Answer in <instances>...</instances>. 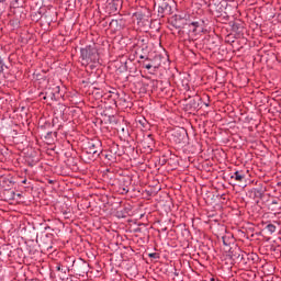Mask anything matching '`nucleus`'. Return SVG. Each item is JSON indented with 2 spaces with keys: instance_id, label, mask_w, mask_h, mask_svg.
Instances as JSON below:
<instances>
[{
  "instance_id": "nucleus-1",
  "label": "nucleus",
  "mask_w": 281,
  "mask_h": 281,
  "mask_svg": "<svg viewBox=\"0 0 281 281\" xmlns=\"http://www.w3.org/2000/svg\"><path fill=\"white\" fill-rule=\"evenodd\" d=\"M80 60L81 65L85 67L91 65V63H98V60H100V54L98 53L95 45H88L80 48Z\"/></svg>"
},
{
  "instance_id": "nucleus-22",
  "label": "nucleus",
  "mask_w": 281,
  "mask_h": 281,
  "mask_svg": "<svg viewBox=\"0 0 281 281\" xmlns=\"http://www.w3.org/2000/svg\"><path fill=\"white\" fill-rule=\"evenodd\" d=\"M123 133H124V127H122V130H121Z\"/></svg>"
},
{
  "instance_id": "nucleus-2",
  "label": "nucleus",
  "mask_w": 281,
  "mask_h": 281,
  "mask_svg": "<svg viewBox=\"0 0 281 281\" xmlns=\"http://www.w3.org/2000/svg\"><path fill=\"white\" fill-rule=\"evenodd\" d=\"M172 0H155L158 5V16H166V14H171L172 7H170Z\"/></svg>"
},
{
  "instance_id": "nucleus-23",
  "label": "nucleus",
  "mask_w": 281,
  "mask_h": 281,
  "mask_svg": "<svg viewBox=\"0 0 281 281\" xmlns=\"http://www.w3.org/2000/svg\"><path fill=\"white\" fill-rule=\"evenodd\" d=\"M145 42V40H142V43H144Z\"/></svg>"
},
{
  "instance_id": "nucleus-19",
  "label": "nucleus",
  "mask_w": 281,
  "mask_h": 281,
  "mask_svg": "<svg viewBox=\"0 0 281 281\" xmlns=\"http://www.w3.org/2000/svg\"><path fill=\"white\" fill-rule=\"evenodd\" d=\"M22 183H27V180H26V179H24V180L22 181Z\"/></svg>"
},
{
  "instance_id": "nucleus-12",
  "label": "nucleus",
  "mask_w": 281,
  "mask_h": 281,
  "mask_svg": "<svg viewBox=\"0 0 281 281\" xmlns=\"http://www.w3.org/2000/svg\"><path fill=\"white\" fill-rule=\"evenodd\" d=\"M266 229L269 232V234H276V225L273 224H268Z\"/></svg>"
},
{
  "instance_id": "nucleus-14",
  "label": "nucleus",
  "mask_w": 281,
  "mask_h": 281,
  "mask_svg": "<svg viewBox=\"0 0 281 281\" xmlns=\"http://www.w3.org/2000/svg\"><path fill=\"white\" fill-rule=\"evenodd\" d=\"M3 67H5V63H3V58L0 56V71H3Z\"/></svg>"
},
{
  "instance_id": "nucleus-24",
  "label": "nucleus",
  "mask_w": 281,
  "mask_h": 281,
  "mask_svg": "<svg viewBox=\"0 0 281 281\" xmlns=\"http://www.w3.org/2000/svg\"><path fill=\"white\" fill-rule=\"evenodd\" d=\"M272 203H274V204H276V203H278V202L273 201Z\"/></svg>"
},
{
  "instance_id": "nucleus-3",
  "label": "nucleus",
  "mask_w": 281,
  "mask_h": 281,
  "mask_svg": "<svg viewBox=\"0 0 281 281\" xmlns=\"http://www.w3.org/2000/svg\"><path fill=\"white\" fill-rule=\"evenodd\" d=\"M86 153L88 155H97V157H100V155L102 154V143H100L99 140L90 142L88 144Z\"/></svg>"
},
{
  "instance_id": "nucleus-4",
  "label": "nucleus",
  "mask_w": 281,
  "mask_h": 281,
  "mask_svg": "<svg viewBox=\"0 0 281 281\" xmlns=\"http://www.w3.org/2000/svg\"><path fill=\"white\" fill-rule=\"evenodd\" d=\"M258 258V255L251 252V254H247V252H241L238 254L237 256V260L239 262H243L244 265H247L248 262H256V259Z\"/></svg>"
},
{
  "instance_id": "nucleus-7",
  "label": "nucleus",
  "mask_w": 281,
  "mask_h": 281,
  "mask_svg": "<svg viewBox=\"0 0 281 281\" xmlns=\"http://www.w3.org/2000/svg\"><path fill=\"white\" fill-rule=\"evenodd\" d=\"M111 12H117L122 8V1L116 0L109 3Z\"/></svg>"
},
{
  "instance_id": "nucleus-15",
  "label": "nucleus",
  "mask_w": 281,
  "mask_h": 281,
  "mask_svg": "<svg viewBox=\"0 0 281 281\" xmlns=\"http://www.w3.org/2000/svg\"><path fill=\"white\" fill-rule=\"evenodd\" d=\"M149 258H155V259H157V258H159V254H157V252H151V254H149Z\"/></svg>"
},
{
  "instance_id": "nucleus-11",
  "label": "nucleus",
  "mask_w": 281,
  "mask_h": 281,
  "mask_svg": "<svg viewBox=\"0 0 281 281\" xmlns=\"http://www.w3.org/2000/svg\"><path fill=\"white\" fill-rule=\"evenodd\" d=\"M56 93H60V86H56L55 88H53V92H50V95H48L52 100H54V98H56Z\"/></svg>"
},
{
  "instance_id": "nucleus-13",
  "label": "nucleus",
  "mask_w": 281,
  "mask_h": 281,
  "mask_svg": "<svg viewBox=\"0 0 281 281\" xmlns=\"http://www.w3.org/2000/svg\"><path fill=\"white\" fill-rule=\"evenodd\" d=\"M238 254H245V251H243V250H240V248H236L235 249V254L233 255V258L235 259V260H238Z\"/></svg>"
},
{
  "instance_id": "nucleus-9",
  "label": "nucleus",
  "mask_w": 281,
  "mask_h": 281,
  "mask_svg": "<svg viewBox=\"0 0 281 281\" xmlns=\"http://www.w3.org/2000/svg\"><path fill=\"white\" fill-rule=\"evenodd\" d=\"M231 179H234L235 181H243L245 179V172L243 171H235L233 176H231Z\"/></svg>"
},
{
  "instance_id": "nucleus-25",
  "label": "nucleus",
  "mask_w": 281,
  "mask_h": 281,
  "mask_svg": "<svg viewBox=\"0 0 281 281\" xmlns=\"http://www.w3.org/2000/svg\"><path fill=\"white\" fill-rule=\"evenodd\" d=\"M176 276H179V273L176 272Z\"/></svg>"
},
{
  "instance_id": "nucleus-10",
  "label": "nucleus",
  "mask_w": 281,
  "mask_h": 281,
  "mask_svg": "<svg viewBox=\"0 0 281 281\" xmlns=\"http://www.w3.org/2000/svg\"><path fill=\"white\" fill-rule=\"evenodd\" d=\"M223 240V245H225V247H229V245H232V243H234V236L232 235H224L222 237Z\"/></svg>"
},
{
  "instance_id": "nucleus-6",
  "label": "nucleus",
  "mask_w": 281,
  "mask_h": 281,
  "mask_svg": "<svg viewBox=\"0 0 281 281\" xmlns=\"http://www.w3.org/2000/svg\"><path fill=\"white\" fill-rule=\"evenodd\" d=\"M110 27H114V30H122V27H124V20H111Z\"/></svg>"
},
{
  "instance_id": "nucleus-17",
  "label": "nucleus",
  "mask_w": 281,
  "mask_h": 281,
  "mask_svg": "<svg viewBox=\"0 0 281 281\" xmlns=\"http://www.w3.org/2000/svg\"><path fill=\"white\" fill-rule=\"evenodd\" d=\"M144 58H146V56L139 55V59H140V60H144Z\"/></svg>"
},
{
  "instance_id": "nucleus-16",
  "label": "nucleus",
  "mask_w": 281,
  "mask_h": 281,
  "mask_svg": "<svg viewBox=\"0 0 281 281\" xmlns=\"http://www.w3.org/2000/svg\"><path fill=\"white\" fill-rule=\"evenodd\" d=\"M145 69H153V65L150 64L145 65Z\"/></svg>"
},
{
  "instance_id": "nucleus-20",
  "label": "nucleus",
  "mask_w": 281,
  "mask_h": 281,
  "mask_svg": "<svg viewBox=\"0 0 281 281\" xmlns=\"http://www.w3.org/2000/svg\"><path fill=\"white\" fill-rule=\"evenodd\" d=\"M123 190H124V192H128V189H125V188H124Z\"/></svg>"
},
{
  "instance_id": "nucleus-21",
  "label": "nucleus",
  "mask_w": 281,
  "mask_h": 281,
  "mask_svg": "<svg viewBox=\"0 0 281 281\" xmlns=\"http://www.w3.org/2000/svg\"><path fill=\"white\" fill-rule=\"evenodd\" d=\"M205 106H210V104L205 103Z\"/></svg>"
},
{
  "instance_id": "nucleus-18",
  "label": "nucleus",
  "mask_w": 281,
  "mask_h": 281,
  "mask_svg": "<svg viewBox=\"0 0 281 281\" xmlns=\"http://www.w3.org/2000/svg\"><path fill=\"white\" fill-rule=\"evenodd\" d=\"M56 269H57V271H60V266H57Z\"/></svg>"
},
{
  "instance_id": "nucleus-8",
  "label": "nucleus",
  "mask_w": 281,
  "mask_h": 281,
  "mask_svg": "<svg viewBox=\"0 0 281 281\" xmlns=\"http://www.w3.org/2000/svg\"><path fill=\"white\" fill-rule=\"evenodd\" d=\"M145 144H147V148H149L150 150L155 148V138H153V135H147V137L145 138Z\"/></svg>"
},
{
  "instance_id": "nucleus-5",
  "label": "nucleus",
  "mask_w": 281,
  "mask_h": 281,
  "mask_svg": "<svg viewBox=\"0 0 281 281\" xmlns=\"http://www.w3.org/2000/svg\"><path fill=\"white\" fill-rule=\"evenodd\" d=\"M189 27L195 34H201V32H203V24H201V22H192L191 24H189Z\"/></svg>"
}]
</instances>
